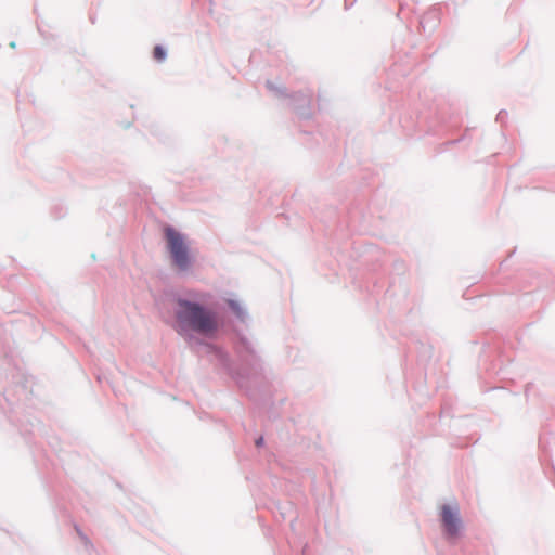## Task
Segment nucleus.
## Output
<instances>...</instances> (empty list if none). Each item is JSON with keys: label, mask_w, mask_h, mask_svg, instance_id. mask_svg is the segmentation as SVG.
<instances>
[{"label": "nucleus", "mask_w": 555, "mask_h": 555, "mask_svg": "<svg viewBox=\"0 0 555 555\" xmlns=\"http://www.w3.org/2000/svg\"><path fill=\"white\" fill-rule=\"evenodd\" d=\"M440 517L447 535L449 538H456L462 528L457 504H443L440 507Z\"/></svg>", "instance_id": "obj_2"}, {"label": "nucleus", "mask_w": 555, "mask_h": 555, "mask_svg": "<svg viewBox=\"0 0 555 555\" xmlns=\"http://www.w3.org/2000/svg\"><path fill=\"white\" fill-rule=\"evenodd\" d=\"M166 51L160 46H156L153 50V57L157 62H163L166 59Z\"/></svg>", "instance_id": "obj_4"}, {"label": "nucleus", "mask_w": 555, "mask_h": 555, "mask_svg": "<svg viewBox=\"0 0 555 555\" xmlns=\"http://www.w3.org/2000/svg\"><path fill=\"white\" fill-rule=\"evenodd\" d=\"M195 254L190 249L184 238L176 233V268L185 271L192 267Z\"/></svg>", "instance_id": "obj_3"}, {"label": "nucleus", "mask_w": 555, "mask_h": 555, "mask_svg": "<svg viewBox=\"0 0 555 555\" xmlns=\"http://www.w3.org/2000/svg\"><path fill=\"white\" fill-rule=\"evenodd\" d=\"M181 315L190 323L192 328L203 334H211L217 328L215 315L197 305L180 301Z\"/></svg>", "instance_id": "obj_1"}, {"label": "nucleus", "mask_w": 555, "mask_h": 555, "mask_svg": "<svg viewBox=\"0 0 555 555\" xmlns=\"http://www.w3.org/2000/svg\"><path fill=\"white\" fill-rule=\"evenodd\" d=\"M167 247L168 250L173 254V230L170 228L166 229Z\"/></svg>", "instance_id": "obj_5"}]
</instances>
